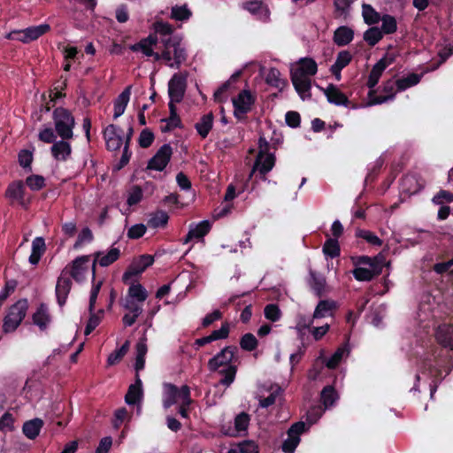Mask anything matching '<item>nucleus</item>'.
<instances>
[{
  "label": "nucleus",
  "mask_w": 453,
  "mask_h": 453,
  "mask_svg": "<svg viewBox=\"0 0 453 453\" xmlns=\"http://www.w3.org/2000/svg\"><path fill=\"white\" fill-rule=\"evenodd\" d=\"M181 41L182 39L179 35L161 38L160 43L163 47L161 53L154 51L145 38L130 45L129 49L133 52L142 51L146 57H153L155 61L164 60L165 65L171 68L180 69L182 63L188 58L187 50Z\"/></svg>",
  "instance_id": "obj_1"
},
{
  "label": "nucleus",
  "mask_w": 453,
  "mask_h": 453,
  "mask_svg": "<svg viewBox=\"0 0 453 453\" xmlns=\"http://www.w3.org/2000/svg\"><path fill=\"white\" fill-rule=\"evenodd\" d=\"M26 184L31 190L38 191L45 187V179L42 175L32 174L27 177Z\"/></svg>",
  "instance_id": "obj_50"
},
{
  "label": "nucleus",
  "mask_w": 453,
  "mask_h": 453,
  "mask_svg": "<svg viewBox=\"0 0 453 453\" xmlns=\"http://www.w3.org/2000/svg\"><path fill=\"white\" fill-rule=\"evenodd\" d=\"M435 338L442 347L453 349V325L444 323L438 326Z\"/></svg>",
  "instance_id": "obj_16"
},
{
  "label": "nucleus",
  "mask_w": 453,
  "mask_h": 453,
  "mask_svg": "<svg viewBox=\"0 0 453 453\" xmlns=\"http://www.w3.org/2000/svg\"><path fill=\"white\" fill-rule=\"evenodd\" d=\"M146 230H147V227L145 225H143L142 223L135 224V225L132 226L127 230V235L129 239L136 240V239L142 237L144 235V234L146 233Z\"/></svg>",
  "instance_id": "obj_62"
},
{
  "label": "nucleus",
  "mask_w": 453,
  "mask_h": 453,
  "mask_svg": "<svg viewBox=\"0 0 453 453\" xmlns=\"http://www.w3.org/2000/svg\"><path fill=\"white\" fill-rule=\"evenodd\" d=\"M362 16L365 24L372 26L380 21V14L368 4H362Z\"/></svg>",
  "instance_id": "obj_31"
},
{
  "label": "nucleus",
  "mask_w": 453,
  "mask_h": 453,
  "mask_svg": "<svg viewBox=\"0 0 453 453\" xmlns=\"http://www.w3.org/2000/svg\"><path fill=\"white\" fill-rule=\"evenodd\" d=\"M33 323L36 325L40 330L44 331L50 322V315L46 303H42L38 306L36 311L32 316Z\"/></svg>",
  "instance_id": "obj_21"
},
{
  "label": "nucleus",
  "mask_w": 453,
  "mask_h": 453,
  "mask_svg": "<svg viewBox=\"0 0 453 453\" xmlns=\"http://www.w3.org/2000/svg\"><path fill=\"white\" fill-rule=\"evenodd\" d=\"M303 421L294 423L288 430V438L282 442L281 449L284 453H294L300 443V436L309 429Z\"/></svg>",
  "instance_id": "obj_6"
},
{
  "label": "nucleus",
  "mask_w": 453,
  "mask_h": 453,
  "mask_svg": "<svg viewBox=\"0 0 453 453\" xmlns=\"http://www.w3.org/2000/svg\"><path fill=\"white\" fill-rule=\"evenodd\" d=\"M155 135L153 132L149 128H145L140 133L138 139L139 146L141 148L147 149L153 143Z\"/></svg>",
  "instance_id": "obj_53"
},
{
  "label": "nucleus",
  "mask_w": 453,
  "mask_h": 453,
  "mask_svg": "<svg viewBox=\"0 0 453 453\" xmlns=\"http://www.w3.org/2000/svg\"><path fill=\"white\" fill-rule=\"evenodd\" d=\"M50 30L49 24H41L38 26H32L23 29L24 35L22 38H18L19 42L23 43H29L33 41L37 40L42 35H45Z\"/></svg>",
  "instance_id": "obj_17"
},
{
  "label": "nucleus",
  "mask_w": 453,
  "mask_h": 453,
  "mask_svg": "<svg viewBox=\"0 0 453 453\" xmlns=\"http://www.w3.org/2000/svg\"><path fill=\"white\" fill-rule=\"evenodd\" d=\"M136 357L134 369L136 372H139L144 368L145 365V356L148 351L147 344L145 340H141L136 344Z\"/></svg>",
  "instance_id": "obj_33"
},
{
  "label": "nucleus",
  "mask_w": 453,
  "mask_h": 453,
  "mask_svg": "<svg viewBox=\"0 0 453 453\" xmlns=\"http://www.w3.org/2000/svg\"><path fill=\"white\" fill-rule=\"evenodd\" d=\"M380 20L382 22L380 29L382 34L391 35L396 32L397 21L394 16L390 14H384L381 16Z\"/></svg>",
  "instance_id": "obj_40"
},
{
  "label": "nucleus",
  "mask_w": 453,
  "mask_h": 453,
  "mask_svg": "<svg viewBox=\"0 0 453 453\" xmlns=\"http://www.w3.org/2000/svg\"><path fill=\"white\" fill-rule=\"evenodd\" d=\"M353 38L354 31L347 26H341L334 31L333 41L337 46L343 47L350 43Z\"/></svg>",
  "instance_id": "obj_23"
},
{
  "label": "nucleus",
  "mask_w": 453,
  "mask_h": 453,
  "mask_svg": "<svg viewBox=\"0 0 453 453\" xmlns=\"http://www.w3.org/2000/svg\"><path fill=\"white\" fill-rule=\"evenodd\" d=\"M28 306L27 299L23 298L9 308L3 324V331L5 334L14 332L18 328L27 315Z\"/></svg>",
  "instance_id": "obj_3"
},
{
  "label": "nucleus",
  "mask_w": 453,
  "mask_h": 453,
  "mask_svg": "<svg viewBox=\"0 0 453 453\" xmlns=\"http://www.w3.org/2000/svg\"><path fill=\"white\" fill-rule=\"evenodd\" d=\"M52 157L58 161H66L72 154V146L68 140H59L50 148Z\"/></svg>",
  "instance_id": "obj_20"
},
{
  "label": "nucleus",
  "mask_w": 453,
  "mask_h": 453,
  "mask_svg": "<svg viewBox=\"0 0 453 453\" xmlns=\"http://www.w3.org/2000/svg\"><path fill=\"white\" fill-rule=\"evenodd\" d=\"M187 88V75L176 73L168 82V96L172 100L180 103L184 97Z\"/></svg>",
  "instance_id": "obj_10"
},
{
  "label": "nucleus",
  "mask_w": 453,
  "mask_h": 453,
  "mask_svg": "<svg viewBox=\"0 0 453 453\" xmlns=\"http://www.w3.org/2000/svg\"><path fill=\"white\" fill-rule=\"evenodd\" d=\"M165 398L163 400V406L165 409H168L173 404H175L178 400H182V392L184 389V385L180 388L172 383H166L165 385Z\"/></svg>",
  "instance_id": "obj_18"
},
{
  "label": "nucleus",
  "mask_w": 453,
  "mask_h": 453,
  "mask_svg": "<svg viewBox=\"0 0 453 453\" xmlns=\"http://www.w3.org/2000/svg\"><path fill=\"white\" fill-rule=\"evenodd\" d=\"M128 298H132L139 303L144 302L148 297V293L145 288L140 284H131L128 288L127 296Z\"/></svg>",
  "instance_id": "obj_36"
},
{
  "label": "nucleus",
  "mask_w": 453,
  "mask_h": 453,
  "mask_svg": "<svg viewBox=\"0 0 453 453\" xmlns=\"http://www.w3.org/2000/svg\"><path fill=\"white\" fill-rule=\"evenodd\" d=\"M356 236L365 240L369 244L372 246L380 247L383 243L380 238H379L376 234L369 230L357 229L356 232Z\"/></svg>",
  "instance_id": "obj_47"
},
{
  "label": "nucleus",
  "mask_w": 453,
  "mask_h": 453,
  "mask_svg": "<svg viewBox=\"0 0 453 453\" xmlns=\"http://www.w3.org/2000/svg\"><path fill=\"white\" fill-rule=\"evenodd\" d=\"M324 94L330 104L345 107H349L350 104V101L347 96L332 83L324 90Z\"/></svg>",
  "instance_id": "obj_15"
},
{
  "label": "nucleus",
  "mask_w": 453,
  "mask_h": 453,
  "mask_svg": "<svg viewBox=\"0 0 453 453\" xmlns=\"http://www.w3.org/2000/svg\"><path fill=\"white\" fill-rule=\"evenodd\" d=\"M354 278L358 281H371L374 279V273L370 269L365 267H357L352 272Z\"/></svg>",
  "instance_id": "obj_55"
},
{
  "label": "nucleus",
  "mask_w": 453,
  "mask_h": 453,
  "mask_svg": "<svg viewBox=\"0 0 453 453\" xmlns=\"http://www.w3.org/2000/svg\"><path fill=\"white\" fill-rule=\"evenodd\" d=\"M26 188L22 180H15L11 182L4 193L6 198L10 200V203H18L23 208H27L28 201L25 198Z\"/></svg>",
  "instance_id": "obj_12"
},
{
  "label": "nucleus",
  "mask_w": 453,
  "mask_h": 453,
  "mask_svg": "<svg viewBox=\"0 0 453 453\" xmlns=\"http://www.w3.org/2000/svg\"><path fill=\"white\" fill-rule=\"evenodd\" d=\"M345 352V348L340 347L336 349V351L326 361V366L329 369H335L339 364L341 363L343 354Z\"/></svg>",
  "instance_id": "obj_57"
},
{
  "label": "nucleus",
  "mask_w": 453,
  "mask_h": 453,
  "mask_svg": "<svg viewBox=\"0 0 453 453\" xmlns=\"http://www.w3.org/2000/svg\"><path fill=\"white\" fill-rule=\"evenodd\" d=\"M173 149L170 144L162 145L155 155L148 161L147 169L162 172L171 161Z\"/></svg>",
  "instance_id": "obj_9"
},
{
  "label": "nucleus",
  "mask_w": 453,
  "mask_h": 453,
  "mask_svg": "<svg viewBox=\"0 0 453 453\" xmlns=\"http://www.w3.org/2000/svg\"><path fill=\"white\" fill-rule=\"evenodd\" d=\"M129 346L130 342L129 341L127 340L119 349H115L113 352H111L107 358L108 365H114L119 363L127 353Z\"/></svg>",
  "instance_id": "obj_41"
},
{
  "label": "nucleus",
  "mask_w": 453,
  "mask_h": 453,
  "mask_svg": "<svg viewBox=\"0 0 453 453\" xmlns=\"http://www.w3.org/2000/svg\"><path fill=\"white\" fill-rule=\"evenodd\" d=\"M383 38V34L378 27H372L364 33V40L371 47L375 46Z\"/></svg>",
  "instance_id": "obj_43"
},
{
  "label": "nucleus",
  "mask_w": 453,
  "mask_h": 453,
  "mask_svg": "<svg viewBox=\"0 0 453 453\" xmlns=\"http://www.w3.org/2000/svg\"><path fill=\"white\" fill-rule=\"evenodd\" d=\"M250 416L246 412H241L234 418V427L237 432H243L248 429L250 424Z\"/></svg>",
  "instance_id": "obj_58"
},
{
  "label": "nucleus",
  "mask_w": 453,
  "mask_h": 453,
  "mask_svg": "<svg viewBox=\"0 0 453 453\" xmlns=\"http://www.w3.org/2000/svg\"><path fill=\"white\" fill-rule=\"evenodd\" d=\"M219 372L223 375L219 383L225 387H229L235 380L237 366L235 365H230L226 368L219 371Z\"/></svg>",
  "instance_id": "obj_44"
},
{
  "label": "nucleus",
  "mask_w": 453,
  "mask_h": 453,
  "mask_svg": "<svg viewBox=\"0 0 453 453\" xmlns=\"http://www.w3.org/2000/svg\"><path fill=\"white\" fill-rule=\"evenodd\" d=\"M238 348L235 345L224 347L219 353L209 359L207 366L210 372H215L222 366L234 365L238 360Z\"/></svg>",
  "instance_id": "obj_4"
},
{
  "label": "nucleus",
  "mask_w": 453,
  "mask_h": 453,
  "mask_svg": "<svg viewBox=\"0 0 453 453\" xmlns=\"http://www.w3.org/2000/svg\"><path fill=\"white\" fill-rule=\"evenodd\" d=\"M310 286L315 295L320 297L324 294L326 280L324 276L317 273L314 271L310 272Z\"/></svg>",
  "instance_id": "obj_30"
},
{
  "label": "nucleus",
  "mask_w": 453,
  "mask_h": 453,
  "mask_svg": "<svg viewBox=\"0 0 453 453\" xmlns=\"http://www.w3.org/2000/svg\"><path fill=\"white\" fill-rule=\"evenodd\" d=\"M318 72V65L311 58H303L297 62V66L292 68L290 74L302 77L313 76Z\"/></svg>",
  "instance_id": "obj_13"
},
{
  "label": "nucleus",
  "mask_w": 453,
  "mask_h": 453,
  "mask_svg": "<svg viewBox=\"0 0 453 453\" xmlns=\"http://www.w3.org/2000/svg\"><path fill=\"white\" fill-rule=\"evenodd\" d=\"M230 334V326L228 322H224L221 324V326L218 330H213L210 335L212 340V342L218 341V340H225L228 338Z\"/></svg>",
  "instance_id": "obj_56"
},
{
  "label": "nucleus",
  "mask_w": 453,
  "mask_h": 453,
  "mask_svg": "<svg viewBox=\"0 0 453 453\" xmlns=\"http://www.w3.org/2000/svg\"><path fill=\"white\" fill-rule=\"evenodd\" d=\"M265 82L271 87L276 88L280 92H282L288 82L286 79L281 78L280 72L275 68L271 67L265 76Z\"/></svg>",
  "instance_id": "obj_24"
},
{
  "label": "nucleus",
  "mask_w": 453,
  "mask_h": 453,
  "mask_svg": "<svg viewBox=\"0 0 453 453\" xmlns=\"http://www.w3.org/2000/svg\"><path fill=\"white\" fill-rule=\"evenodd\" d=\"M255 103L256 96L251 94L250 90H242L236 97L233 98L234 117L238 120L244 119L246 118V114L251 111Z\"/></svg>",
  "instance_id": "obj_5"
},
{
  "label": "nucleus",
  "mask_w": 453,
  "mask_h": 453,
  "mask_svg": "<svg viewBox=\"0 0 453 453\" xmlns=\"http://www.w3.org/2000/svg\"><path fill=\"white\" fill-rule=\"evenodd\" d=\"M142 397V388H137L134 386H129L125 395V401L128 405L138 403Z\"/></svg>",
  "instance_id": "obj_48"
},
{
  "label": "nucleus",
  "mask_w": 453,
  "mask_h": 453,
  "mask_svg": "<svg viewBox=\"0 0 453 453\" xmlns=\"http://www.w3.org/2000/svg\"><path fill=\"white\" fill-rule=\"evenodd\" d=\"M352 60V55L348 50H342L338 53L334 64L336 69L346 67Z\"/></svg>",
  "instance_id": "obj_59"
},
{
  "label": "nucleus",
  "mask_w": 453,
  "mask_h": 453,
  "mask_svg": "<svg viewBox=\"0 0 453 453\" xmlns=\"http://www.w3.org/2000/svg\"><path fill=\"white\" fill-rule=\"evenodd\" d=\"M384 71V65L381 62H377L370 71L366 86L369 88H373L378 84Z\"/></svg>",
  "instance_id": "obj_38"
},
{
  "label": "nucleus",
  "mask_w": 453,
  "mask_h": 453,
  "mask_svg": "<svg viewBox=\"0 0 453 453\" xmlns=\"http://www.w3.org/2000/svg\"><path fill=\"white\" fill-rule=\"evenodd\" d=\"M275 156L274 154H266L265 156L257 155L253 168L250 173L249 179L252 178L255 172L259 173H268L275 165Z\"/></svg>",
  "instance_id": "obj_14"
},
{
  "label": "nucleus",
  "mask_w": 453,
  "mask_h": 453,
  "mask_svg": "<svg viewBox=\"0 0 453 453\" xmlns=\"http://www.w3.org/2000/svg\"><path fill=\"white\" fill-rule=\"evenodd\" d=\"M385 266V257L379 254L372 257V262L369 264V268L372 273H374V277L379 276Z\"/></svg>",
  "instance_id": "obj_52"
},
{
  "label": "nucleus",
  "mask_w": 453,
  "mask_h": 453,
  "mask_svg": "<svg viewBox=\"0 0 453 453\" xmlns=\"http://www.w3.org/2000/svg\"><path fill=\"white\" fill-rule=\"evenodd\" d=\"M169 216L165 211H157L148 220V226L151 228L165 227L168 223Z\"/></svg>",
  "instance_id": "obj_39"
},
{
  "label": "nucleus",
  "mask_w": 453,
  "mask_h": 453,
  "mask_svg": "<svg viewBox=\"0 0 453 453\" xmlns=\"http://www.w3.org/2000/svg\"><path fill=\"white\" fill-rule=\"evenodd\" d=\"M258 342L251 333L244 334L240 340V346L245 351H253L257 348Z\"/></svg>",
  "instance_id": "obj_46"
},
{
  "label": "nucleus",
  "mask_w": 453,
  "mask_h": 453,
  "mask_svg": "<svg viewBox=\"0 0 453 453\" xmlns=\"http://www.w3.org/2000/svg\"><path fill=\"white\" fill-rule=\"evenodd\" d=\"M323 253L326 257L335 258L341 254L339 242L336 239L327 238L322 247Z\"/></svg>",
  "instance_id": "obj_35"
},
{
  "label": "nucleus",
  "mask_w": 453,
  "mask_h": 453,
  "mask_svg": "<svg viewBox=\"0 0 453 453\" xmlns=\"http://www.w3.org/2000/svg\"><path fill=\"white\" fill-rule=\"evenodd\" d=\"M422 76L423 73H410L405 77L396 80L397 91H404L407 88L418 84L421 81Z\"/></svg>",
  "instance_id": "obj_29"
},
{
  "label": "nucleus",
  "mask_w": 453,
  "mask_h": 453,
  "mask_svg": "<svg viewBox=\"0 0 453 453\" xmlns=\"http://www.w3.org/2000/svg\"><path fill=\"white\" fill-rule=\"evenodd\" d=\"M94 260H96L102 267H107L117 261L120 256V250L118 248H111L106 255H103V252L97 251L93 255Z\"/></svg>",
  "instance_id": "obj_27"
},
{
  "label": "nucleus",
  "mask_w": 453,
  "mask_h": 453,
  "mask_svg": "<svg viewBox=\"0 0 453 453\" xmlns=\"http://www.w3.org/2000/svg\"><path fill=\"white\" fill-rule=\"evenodd\" d=\"M321 401L326 408L332 406L338 398V394L331 385L326 386L321 391Z\"/></svg>",
  "instance_id": "obj_42"
},
{
  "label": "nucleus",
  "mask_w": 453,
  "mask_h": 453,
  "mask_svg": "<svg viewBox=\"0 0 453 453\" xmlns=\"http://www.w3.org/2000/svg\"><path fill=\"white\" fill-rule=\"evenodd\" d=\"M240 453H259L258 446L254 441L244 440L236 445Z\"/></svg>",
  "instance_id": "obj_63"
},
{
  "label": "nucleus",
  "mask_w": 453,
  "mask_h": 453,
  "mask_svg": "<svg viewBox=\"0 0 453 453\" xmlns=\"http://www.w3.org/2000/svg\"><path fill=\"white\" fill-rule=\"evenodd\" d=\"M72 280L67 277V267H65L57 280L55 288L56 298L58 305L63 307L72 289Z\"/></svg>",
  "instance_id": "obj_11"
},
{
  "label": "nucleus",
  "mask_w": 453,
  "mask_h": 453,
  "mask_svg": "<svg viewBox=\"0 0 453 453\" xmlns=\"http://www.w3.org/2000/svg\"><path fill=\"white\" fill-rule=\"evenodd\" d=\"M213 113L211 111L207 114H204L201 117L198 122L196 123L195 128L197 134L202 138H206L213 127Z\"/></svg>",
  "instance_id": "obj_28"
},
{
  "label": "nucleus",
  "mask_w": 453,
  "mask_h": 453,
  "mask_svg": "<svg viewBox=\"0 0 453 453\" xmlns=\"http://www.w3.org/2000/svg\"><path fill=\"white\" fill-rule=\"evenodd\" d=\"M368 105L381 104L388 100L394 99V95L378 96L373 88H370L368 92Z\"/></svg>",
  "instance_id": "obj_54"
},
{
  "label": "nucleus",
  "mask_w": 453,
  "mask_h": 453,
  "mask_svg": "<svg viewBox=\"0 0 453 453\" xmlns=\"http://www.w3.org/2000/svg\"><path fill=\"white\" fill-rule=\"evenodd\" d=\"M192 16V12L188 8L187 4L175 5L171 9V19L177 21H187Z\"/></svg>",
  "instance_id": "obj_37"
},
{
  "label": "nucleus",
  "mask_w": 453,
  "mask_h": 453,
  "mask_svg": "<svg viewBox=\"0 0 453 453\" xmlns=\"http://www.w3.org/2000/svg\"><path fill=\"white\" fill-rule=\"evenodd\" d=\"M211 224L209 220H203L199 222L194 228L189 230V237H196V239L203 238L211 230Z\"/></svg>",
  "instance_id": "obj_45"
},
{
  "label": "nucleus",
  "mask_w": 453,
  "mask_h": 453,
  "mask_svg": "<svg viewBox=\"0 0 453 453\" xmlns=\"http://www.w3.org/2000/svg\"><path fill=\"white\" fill-rule=\"evenodd\" d=\"M57 133L51 127H45L39 132L38 138L46 143H54L57 139Z\"/></svg>",
  "instance_id": "obj_60"
},
{
  "label": "nucleus",
  "mask_w": 453,
  "mask_h": 453,
  "mask_svg": "<svg viewBox=\"0 0 453 453\" xmlns=\"http://www.w3.org/2000/svg\"><path fill=\"white\" fill-rule=\"evenodd\" d=\"M46 250L45 241L42 237H35L32 242V250L29 263L36 265Z\"/></svg>",
  "instance_id": "obj_26"
},
{
  "label": "nucleus",
  "mask_w": 453,
  "mask_h": 453,
  "mask_svg": "<svg viewBox=\"0 0 453 453\" xmlns=\"http://www.w3.org/2000/svg\"><path fill=\"white\" fill-rule=\"evenodd\" d=\"M193 400L191 398L190 388L188 385H184L182 392L181 403L178 408V413L184 418L189 417V406L192 404Z\"/></svg>",
  "instance_id": "obj_32"
},
{
  "label": "nucleus",
  "mask_w": 453,
  "mask_h": 453,
  "mask_svg": "<svg viewBox=\"0 0 453 453\" xmlns=\"http://www.w3.org/2000/svg\"><path fill=\"white\" fill-rule=\"evenodd\" d=\"M131 88V86L125 88L124 90L114 100V119H117L125 112V110L130 100Z\"/></svg>",
  "instance_id": "obj_22"
},
{
  "label": "nucleus",
  "mask_w": 453,
  "mask_h": 453,
  "mask_svg": "<svg viewBox=\"0 0 453 453\" xmlns=\"http://www.w3.org/2000/svg\"><path fill=\"white\" fill-rule=\"evenodd\" d=\"M335 308V303L329 300H320L317 304L313 319L325 318L330 314V312Z\"/></svg>",
  "instance_id": "obj_34"
},
{
  "label": "nucleus",
  "mask_w": 453,
  "mask_h": 453,
  "mask_svg": "<svg viewBox=\"0 0 453 453\" xmlns=\"http://www.w3.org/2000/svg\"><path fill=\"white\" fill-rule=\"evenodd\" d=\"M90 261L89 255L77 257L67 267V277L73 279L77 283H81L86 280V274L88 271V264Z\"/></svg>",
  "instance_id": "obj_8"
},
{
  "label": "nucleus",
  "mask_w": 453,
  "mask_h": 453,
  "mask_svg": "<svg viewBox=\"0 0 453 453\" xmlns=\"http://www.w3.org/2000/svg\"><path fill=\"white\" fill-rule=\"evenodd\" d=\"M52 119L55 131L61 139H73L75 118L69 109L63 106L56 107L52 111Z\"/></svg>",
  "instance_id": "obj_2"
},
{
  "label": "nucleus",
  "mask_w": 453,
  "mask_h": 453,
  "mask_svg": "<svg viewBox=\"0 0 453 453\" xmlns=\"http://www.w3.org/2000/svg\"><path fill=\"white\" fill-rule=\"evenodd\" d=\"M154 263V257L149 254H143L134 258L127 267L122 276V281L127 284L129 280L137 275L142 273L148 267Z\"/></svg>",
  "instance_id": "obj_7"
},
{
  "label": "nucleus",
  "mask_w": 453,
  "mask_h": 453,
  "mask_svg": "<svg viewBox=\"0 0 453 453\" xmlns=\"http://www.w3.org/2000/svg\"><path fill=\"white\" fill-rule=\"evenodd\" d=\"M42 426L43 421L39 418H35L23 424L22 432L27 438L35 440L39 435Z\"/></svg>",
  "instance_id": "obj_25"
},
{
  "label": "nucleus",
  "mask_w": 453,
  "mask_h": 453,
  "mask_svg": "<svg viewBox=\"0 0 453 453\" xmlns=\"http://www.w3.org/2000/svg\"><path fill=\"white\" fill-rule=\"evenodd\" d=\"M290 79L296 91L303 100H304L305 98H310L311 96V82L309 77H302L295 74H290Z\"/></svg>",
  "instance_id": "obj_19"
},
{
  "label": "nucleus",
  "mask_w": 453,
  "mask_h": 453,
  "mask_svg": "<svg viewBox=\"0 0 453 453\" xmlns=\"http://www.w3.org/2000/svg\"><path fill=\"white\" fill-rule=\"evenodd\" d=\"M94 239L92 231L88 227H84L79 234L77 240L73 245L74 249L80 248L83 242H90Z\"/></svg>",
  "instance_id": "obj_64"
},
{
  "label": "nucleus",
  "mask_w": 453,
  "mask_h": 453,
  "mask_svg": "<svg viewBox=\"0 0 453 453\" xmlns=\"http://www.w3.org/2000/svg\"><path fill=\"white\" fill-rule=\"evenodd\" d=\"M153 26L156 34H159L160 35L164 36L163 38H169L176 35H173L174 28L168 22L157 21Z\"/></svg>",
  "instance_id": "obj_49"
},
{
  "label": "nucleus",
  "mask_w": 453,
  "mask_h": 453,
  "mask_svg": "<svg viewBox=\"0 0 453 453\" xmlns=\"http://www.w3.org/2000/svg\"><path fill=\"white\" fill-rule=\"evenodd\" d=\"M230 88V81L222 83L213 94L214 100L218 103L226 102L227 99L226 92Z\"/></svg>",
  "instance_id": "obj_61"
},
{
  "label": "nucleus",
  "mask_w": 453,
  "mask_h": 453,
  "mask_svg": "<svg viewBox=\"0 0 453 453\" xmlns=\"http://www.w3.org/2000/svg\"><path fill=\"white\" fill-rule=\"evenodd\" d=\"M265 319L272 322H277L281 318V311L276 303H269L264 309Z\"/></svg>",
  "instance_id": "obj_51"
}]
</instances>
